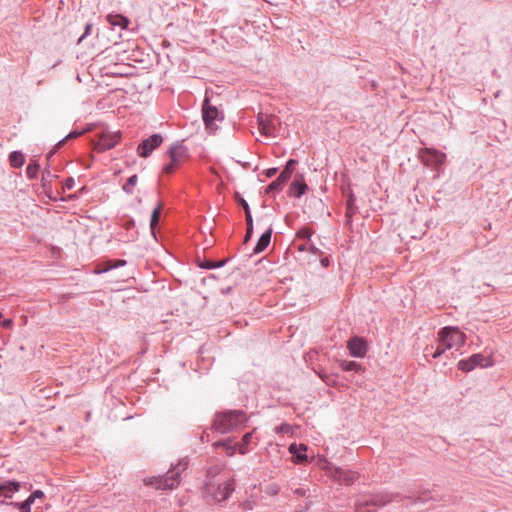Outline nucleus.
I'll return each instance as SVG.
<instances>
[{
  "label": "nucleus",
  "instance_id": "423d86ee",
  "mask_svg": "<svg viewBox=\"0 0 512 512\" xmlns=\"http://www.w3.org/2000/svg\"><path fill=\"white\" fill-rule=\"evenodd\" d=\"M167 154L170 158V162L163 168V171L167 174L172 173L189 158V150L182 141L173 144Z\"/></svg>",
  "mask_w": 512,
  "mask_h": 512
},
{
  "label": "nucleus",
  "instance_id": "1a4fd4ad",
  "mask_svg": "<svg viewBox=\"0 0 512 512\" xmlns=\"http://www.w3.org/2000/svg\"><path fill=\"white\" fill-rule=\"evenodd\" d=\"M457 366L458 369L462 371L470 372L476 367H490L492 366V361L489 358H486L483 354L476 353L467 359L460 360Z\"/></svg>",
  "mask_w": 512,
  "mask_h": 512
},
{
  "label": "nucleus",
  "instance_id": "3c124183",
  "mask_svg": "<svg viewBox=\"0 0 512 512\" xmlns=\"http://www.w3.org/2000/svg\"><path fill=\"white\" fill-rule=\"evenodd\" d=\"M321 264L324 267H327L329 265V260L327 258H324L321 260Z\"/></svg>",
  "mask_w": 512,
  "mask_h": 512
},
{
  "label": "nucleus",
  "instance_id": "4be33fe9",
  "mask_svg": "<svg viewBox=\"0 0 512 512\" xmlns=\"http://www.w3.org/2000/svg\"><path fill=\"white\" fill-rule=\"evenodd\" d=\"M80 135H82V132L80 131H72L69 134H67L63 139L56 143L53 150L49 153V157H51L57 151V149H59L67 140L76 139Z\"/></svg>",
  "mask_w": 512,
  "mask_h": 512
},
{
  "label": "nucleus",
  "instance_id": "412c9836",
  "mask_svg": "<svg viewBox=\"0 0 512 512\" xmlns=\"http://www.w3.org/2000/svg\"><path fill=\"white\" fill-rule=\"evenodd\" d=\"M257 503V498L254 495H251L250 497L239 503V508L243 512H250L254 510V508L257 506Z\"/></svg>",
  "mask_w": 512,
  "mask_h": 512
},
{
  "label": "nucleus",
  "instance_id": "f704fd0d",
  "mask_svg": "<svg viewBox=\"0 0 512 512\" xmlns=\"http://www.w3.org/2000/svg\"><path fill=\"white\" fill-rule=\"evenodd\" d=\"M236 200L238 204L244 209L245 212H247V209H250L248 202L240 197L238 194L236 195Z\"/></svg>",
  "mask_w": 512,
  "mask_h": 512
},
{
  "label": "nucleus",
  "instance_id": "f3484780",
  "mask_svg": "<svg viewBox=\"0 0 512 512\" xmlns=\"http://www.w3.org/2000/svg\"><path fill=\"white\" fill-rule=\"evenodd\" d=\"M106 19L111 26L119 27L120 29H126L130 22L127 17L120 14H109Z\"/></svg>",
  "mask_w": 512,
  "mask_h": 512
},
{
  "label": "nucleus",
  "instance_id": "6e6552de",
  "mask_svg": "<svg viewBox=\"0 0 512 512\" xmlns=\"http://www.w3.org/2000/svg\"><path fill=\"white\" fill-rule=\"evenodd\" d=\"M419 157L424 165L439 170L446 159V155L434 148H424L419 152Z\"/></svg>",
  "mask_w": 512,
  "mask_h": 512
},
{
  "label": "nucleus",
  "instance_id": "864d4df0",
  "mask_svg": "<svg viewBox=\"0 0 512 512\" xmlns=\"http://www.w3.org/2000/svg\"><path fill=\"white\" fill-rule=\"evenodd\" d=\"M133 224H134V223H133V221H128V222H127V227L129 228V227H130L131 225H133Z\"/></svg>",
  "mask_w": 512,
  "mask_h": 512
},
{
  "label": "nucleus",
  "instance_id": "7ed1b4c3",
  "mask_svg": "<svg viewBox=\"0 0 512 512\" xmlns=\"http://www.w3.org/2000/svg\"><path fill=\"white\" fill-rule=\"evenodd\" d=\"M248 418L242 410H229L215 415L213 422L214 429L222 434L232 432L242 427Z\"/></svg>",
  "mask_w": 512,
  "mask_h": 512
},
{
  "label": "nucleus",
  "instance_id": "473e14b6",
  "mask_svg": "<svg viewBox=\"0 0 512 512\" xmlns=\"http://www.w3.org/2000/svg\"><path fill=\"white\" fill-rule=\"evenodd\" d=\"M296 164H297V161L295 159L288 160L284 169L282 170V172L287 173V175L291 177L293 170H294V166Z\"/></svg>",
  "mask_w": 512,
  "mask_h": 512
},
{
  "label": "nucleus",
  "instance_id": "72a5a7b5",
  "mask_svg": "<svg viewBox=\"0 0 512 512\" xmlns=\"http://www.w3.org/2000/svg\"><path fill=\"white\" fill-rule=\"evenodd\" d=\"M12 504L19 510V512H31V506L25 501L21 503L15 502Z\"/></svg>",
  "mask_w": 512,
  "mask_h": 512
},
{
  "label": "nucleus",
  "instance_id": "4468645a",
  "mask_svg": "<svg viewBox=\"0 0 512 512\" xmlns=\"http://www.w3.org/2000/svg\"><path fill=\"white\" fill-rule=\"evenodd\" d=\"M20 489V483L18 481H6L0 484V503H5L7 499L13 497V495Z\"/></svg>",
  "mask_w": 512,
  "mask_h": 512
},
{
  "label": "nucleus",
  "instance_id": "603ef678",
  "mask_svg": "<svg viewBox=\"0 0 512 512\" xmlns=\"http://www.w3.org/2000/svg\"><path fill=\"white\" fill-rule=\"evenodd\" d=\"M11 323H12V320L7 319V320H4L2 324H3V326H5V327H9V326L11 325Z\"/></svg>",
  "mask_w": 512,
  "mask_h": 512
},
{
  "label": "nucleus",
  "instance_id": "ea45409f",
  "mask_svg": "<svg viewBox=\"0 0 512 512\" xmlns=\"http://www.w3.org/2000/svg\"><path fill=\"white\" fill-rule=\"evenodd\" d=\"M75 185V180L72 177H69L65 180L64 188L67 190H71Z\"/></svg>",
  "mask_w": 512,
  "mask_h": 512
},
{
  "label": "nucleus",
  "instance_id": "5701e85b",
  "mask_svg": "<svg viewBox=\"0 0 512 512\" xmlns=\"http://www.w3.org/2000/svg\"><path fill=\"white\" fill-rule=\"evenodd\" d=\"M253 437V432L245 433L242 437V442L238 445V451L240 454L244 455L249 451L248 445L251 442Z\"/></svg>",
  "mask_w": 512,
  "mask_h": 512
},
{
  "label": "nucleus",
  "instance_id": "9b49d317",
  "mask_svg": "<svg viewBox=\"0 0 512 512\" xmlns=\"http://www.w3.org/2000/svg\"><path fill=\"white\" fill-rule=\"evenodd\" d=\"M257 122H258V129L259 132L266 136V137H272L275 134V122L276 117L271 114H264L259 113L257 116Z\"/></svg>",
  "mask_w": 512,
  "mask_h": 512
},
{
  "label": "nucleus",
  "instance_id": "79ce46f5",
  "mask_svg": "<svg viewBox=\"0 0 512 512\" xmlns=\"http://www.w3.org/2000/svg\"><path fill=\"white\" fill-rule=\"evenodd\" d=\"M252 234H253V227H247L246 234L244 237V243H247L251 239Z\"/></svg>",
  "mask_w": 512,
  "mask_h": 512
},
{
  "label": "nucleus",
  "instance_id": "39448f33",
  "mask_svg": "<svg viewBox=\"0 0 512 512\" xmlns=\"http://www.w3.org/2000/svg\"><path fill=\"white\" fill-rule=\"evenodd\" d=\"M393 500V495L387 492L363 494L355 501V509L357 512H373L376 508L385 506Z\"/></svg>",
  "mask_w": 512,
  "mask_h": 512
},
{
  "label": "nucleus",
  "instance_id": "09e8293b",
  "mask_svg": "<svg viewBox=\"0 0 512 512\" xmlns=\"http://www.w3.org/2000/svg\"><path fill=\"white\" fill-rule=\"evenodd\" d=\"M24 501L26 503H28V505H30V506L35 502L34 498L31 496V494Z\"/></svg>",
  "mask_w": 512,
  "mask_h": 512
},
{
  "label": "nucleus",
  "instance_id": "7c9ffc66",
  "mask_svg": "<svg viewBox=\"0 0 512 512\" xmlns=\"http://www.w3.org/2000/svg\"><path fill=\"white\" fill-rule=\"evenodd\" d=\"M225 263L226 260H222L220 262L205 261L203 264L200 265V267L204 269H215L222 267Z\"/></svg>",
  "mask_w": 512,
  "mask_h": 512
},
{
  "label": "nucleus",
  "instance_id": "37998d69",
  "mask_svg": "<svg viewBox=\"0 0 512 512\" xmlns=\"http://www.w3.org/2000/svg\"><path fill=\"white\" fill-rule=\"evenodd\" d=\"M319 376L321 377V379L326 382L328 385H330L334 380L327 374L325 373H319Z\"/></svg>",
  "mask_w": 512,
  "mask_h": 512
},
{
  "label": "nucleus",
  "instance_id": "393cba45",
  "mask_svg": "<svg viewBox=\"0 0 512 512\" xmlns=\"http://www.w3.org/2000/svg\"><path fill=\"white\" fill-rule=\"evenodd\" d=\"M40 165L37 162H31L26 167V175L30 179H35L38 176Z\"/></svg>",
  "mask_w": 512,
  "mask_h": 512
},
{
  "label": "nucleus",
  "instance_id": "f8f14e48",
  "mask_svg": "<svg viewBox=\"0 0 512 512\" xmlns=\"http://www.w3.org/2000/svg\"><path fill=\"white\" fill-rule=\"evenodd\" d=\"M330 476L340 484L351 485L358 478V474L351 470H345L340 467H330Z\"/></svg>",
  "mask_w": 512,
  "mask_h": 512
},
{
  "label": "nucleus",
  "instance_id": "f03ea898",
  "mask_svg": "<svg viewBox=\"0 0 512 512\" xmlns=\"http://www.w3.org/2000/svg\"><path fill=\"white\" fill-rule=\"evenodd\" d=\"M465 344V334L457 327H444L438 332L437 346L432 353L434 359L439 358L445 351L461 347Z\"/></svg>",
  "mask_w": 512,
  "mask_h": 512
},
{
  "label": "nucleus",
  "instance_id": "bb28decb",
  "mask_svg": "<svg viewBox=\"0 0 512 512\" xmlns=\"http://www.w3.org/2000/svg\"><path fill=\"white\" fill-rule=\"evenodd\" d=\"M340 367L344 371H360L362 369L361 365L358 362L346 360H343L340 363Z\"/></svg>",
  "mask_w": 512,
  "mask_h": 512
},
{
  "label": "nucleus",
  "instance_id": "5fc2aeb1",
  "mask_svg": "<svg viewBox=\"0 0 512 512\" xmlns=\"http://www.w3.org/2000/svg\"><path fill=\"white\" fill-rule=\"evenodd\" d=\"M423 501H427L428 500V497H423L422 498Z\"/></svg>",
  "mask_w": 512,
  "mask_h": 512
},
{
  "label": "nucleus",
  "instance_id": "dca6fc26",
  "mask_svg": "<svg viewBox=\"0 0 512 512\" xmlns=\"http://www.w3.org/2000/svg\"><path fill=\"white\" fill-rule=\"evenodd\" d=\"M272 232L273 230L270 227L260 236L253 250L255 254L263 252L268 247L271 241Z\"/></svg>",
  "mask_w": 512,
  "mask_h": 512
},
{
  "label": "nucleus",
  "instance_id": "a18cd8bd",
  "mask_svg": "<svg viewBox=\"0 0 512 512\" xmlns=\"http://www.w3.org/2000/svg\"><path fill=\"white\" fill-rule=\"evenodd\" d=\"M306 493H307V490L304 489V488H297V489L294 490V494L299 496V497L305 496Z\"/></svg>",
  "mask_w": 512,
  "mask_h": 512
},
{
  "label": "nucleus",
  "instance_id": "a878e982",
  "mask_svg": "<svg viewBox=\"0 0 512 512\" xmlns=\"http://www.w3.org/2000/svg\"><path fill=\"white\" fill-rule=\"evenodd\" d=\"M355 201H356V198H355L354 194L352 192H350L348 195L347 201H346V208H347L346 215L348 217H352V215L356 211Z\"/></svg>",
  "mask_w": 512,
  "mask_h": 512
},
{
  "label": "nucleus",
  "instance_id": "2f4dec72",
  "mask_svg": "<svg viewBox=\"0 0 512 512\" xmlns=\"http://www.w3.org/2000/svg\"><path fill=\"white\" fill-rule=\"evenodd\" d=\"M283 186L275 179L266 187V193L270 194L282 190Z\"/></svg>",
  "mask_w": 512,
  "mask_h": 512
},
{
  "label": "nucleus",
  "instance_id": "4c0bfd02",
  "mask_svg": "<svg viewBox=\"0 0 512 512\" xmlns=\"http://www.w3.org/2000/svg\"><path fill=\"white\" fill-rule=\"evenodd\" d=\"M289 178L290 176H288L287 173L281 172L280 175L276 178V180L283 186Z\"/></svg>",
  "mask_w": 512,
  "mask_h": 512
},
{
  "label": "nucleus",
  "instance_id": "de8ad7c7",
  "mask_svg": "<svg viewBox=\"0 0 512 512\" xmlns=\"http://www.w3.org/2000/svg\"><path fill=\"white\" fill-rule=\"evenodd\" d=\"M296 451H297V446L296 444H291L290 447H289V452L293 455L296 454Z\"/></svg>",
  "mask_w": 512,
  "mask_h": 512
},
{
  "label": "nucleus",
  "instance_id": "e433bc0d",
  "mask_svg": "<svg viewBox=\"0 0 512 512\" xmlns=\"http://www.w3.org/2000/svg\"><path fill=\"white\" fill-rule=\"evenodd\" d=\"M245 218L247 227H253V218L250 209H247V212H245Z\"/></svg>",
  "mask_w": 512,
  "mask_h": 512
},
{
  "label": "nucleus",
  "instance_id": "6ab92c4d",
  "mask_svg": "<svg viewBox=\"0 0 512 512\" xmlns=\"http://www.w3.org/2000/svg\"><path fill=\"white\" fill-rule=\"evenodd\" d=\"M126 265V261L125 260H122V259H117V260H110L106 263H104L103 267L100 268L99 270H96L95 272L100 274V273H105L109 270H112V269H116V268H119V267H123Z\"/></svg>",
  "mask_w": 512,
  "mask_h": 512
},
{
  "label": "nucleus",
  "instance_id": "c03bdc74",
  "mask_svg": "<svg viewBox=\"0 0 512 512\" xmlns=\"http://www.w3.org/2000/svg\"><path fill=\"white\" fill-rule=\"evenodd\" d=\"M277 168H269L265 171V175L268 177V178H271L273 177L276 173H277Z\"/></svg>",
  "mask_w": 512,
  "mask_h": 512
},
{
  "label": "nucleus",
  "instance_id": "a19ab883",
  "mask_svg": "<svg viewBox=\"0 0 512 512\" xmlns=\"http://www.w3.org/2000/svg\"><path fill=\"white\" fill-rule=\"evenodd\" d=\"M31 496L36 499H42L45 497V494L42 490H35L33 493H31Z\"/></svg>",
  "mask_w": 512,
  "mask_h": 512
},
{
  "label": "nucleus",
  "instance_id": "a211bd4d",
  "mask_svg": "<svg viewBox=\"0 0 512 512\" xmlns=\"http://www.w3.org/2000/svg\"><path fill=\"white\" fill-rule=\"evenodd\" d=\"M308 189L304 180H294L290 185V194L295 198H300Z\"/></svg>",
  "mask_w": 512,
  "mask_h": 512
},
{
  "label": "nucleus",
  "instance_id": "c756f323",
  "mask_svg": "<svg viewBox=\"0 0 512 512\" xmlns=\"http://www.w3.org/2000/svg\"><path fill=\"white\" fill-rule=\"evenodd\" d=\"M292 431H293V427H292V425H290L288 423H282L274 428V432L277 434H279V433L289 434V433H292Z\"/></svg>",
  "mask_w": 512,
  "mask_h": 512
},
{
  "label": "nucleus",
  "instance_id": "0eeeda50",
  "mask_svg": "<svg viewBox=\"0 0 512 512\" xmlns=\"http://www.w3.org/2000/svg\"><path fill=\"white\" fill-rule=\"evenodd\" d=\"M202 116H203V121H204L205 127L210 132L216 131V129H217L216 122L217 121L221 122L223 120L222 114L219 112V110L215 106H212L209 104V100L207 98L204 100V104L202 107Z\"/></svg>",
  "mask_w": 512,
  "mask_h": 512
},
{
  "label": "nucleus",
  "instance_id": "c9c22d12",
  "mask_svg": "<svg viewBox=\"0 0 512 512\" xmlns=\"http://www.w3.org/2000/svg\"><path fill=\"white\" fill-rule=\"evenodd\" d=\"M215 445L223 446L225 449L231 450L230 454H233V452H234V448L232 447V445L230 444V441H228V440H223V441L217 442Z\"/></svg>",
  "mask_w": 512,
  "mask_h": 512
},
{
  "label": "nucleus",
  "instance_id": "aec40b11",
  "mask_svg": "<svg viewBox=\"0 0 512 512\" xmlns=\"http://www.w3.org/2000/svg\"><path fill=\"white\" fill-rule=\"evenodd\" d=\"M9 162L12 167L20 168L25 162L24 155L20 151H13L9 155Z\"/></svg>",
  "mask_w": 512,
  "mask_h": 512
},
{
  "label": "nucleus",
  "instance_id": "58836bf2",
  "mask_svg": "<svg viewBox=\"0 0 512 512\" xmlns=\"http://www.w3.org/2000/svg\"><path fill=\"white\" fill-rule=\"evenodd\" d=\"M289 178L290 176H288L287 173L281 172L280 175L276 178V180L283 186Z\"/></svg>",
  "mask_w": 512,
  "mask_h": 512
},
{
  "label": "nucleus",
  "instance_id": "b1692460",
  "mask_svg": "<svg viewBox=\"0 0 512 512\" xmlns=\"http://www.w3.org/2000/svg\"><path fill=\"white\" fill-rule=\"evenodd\" d=\"M137 181H138V176L136 174L130 176L128 179H127V182L122 186V190L126 193V194H133L134 192V187L136 186L137 184Z\"/></svg>",
  "mask_w": 512,
  "mask_h": 512
},
{
  "label": "nucleus",
  "instance_id": "20e7f679",
  "mask_svg": "<svg viewBox=\"0 0 512 512\" xmlns=\"http://www.w3.org/2000/svg\"><path fill=\"white\" fill-rule=\"evenodd\" d=\"M235 490V479L228 478L223 481L209 480L205 483L204 495L207 501L220 503L226 501Z\"/></svg>",
  "mask_w": 512,
  "mask_h": 512
},
{
  "label": "nucleus",
  "instance_id": "9d476101",
  "mask_svg": "<svg viewBox=\"0 0 512 512\" xmlns=\"http://www.w3.org/2000/svg\"><path fill=\"white\" fill-rule=\"evenodd\" d=\"M162 142L163 137L160 134H152L139 143L137 147V154L142 158H147L162 144Z\"/></svg>",
  "mask_w": 512,
  "mask_h": 512
},
{
  "label": "nucleus",
  "instance_id": "2eb2a0df",
  "mask_svg": "<svg viewBox=\"0 0 512 512\" xmlns=\"http://www.w3.org/2000/svg\"><path fill=\"white\" fill-rule=\"evenodd\" d=\"M119 140H120L119 132H114V133H111V134L103 135L100 138V141H99V144H98L99 145V149L103 150V151L104 150L112 149L119 142Z\"/></svg>",
  "mask_w": 512,
  "mask_h": 512
},
{
  "label": "nucleus",
  "instance_id": "c85d7f7f",
  "mask_svg": "<svg viewBox=\"0 0 512 512\" xmlns=\"http://www.w3.org/2000/svg\"><path fill=\"white\" fill-rule=\"evenodd\" d=\"M264 492L268 496H276L280 492V486L277 483H269L265 486Z\"/></svg>",
  "mask_w": 512,
  "mask_h": 512
},
{
  "label": "nucleus",
  "instance_id": "49530a36",
  "mask_svg": "<svg viewBox=\"0 0 512 512\" xmlns=\"http://www.w3.org/2000/svg\"><path fill=\"white\" fill-rule=\"evenodd\" d=\"M296 458L298 462L305 461L307 459V455L305 453L296 454Z\"/></svg>",
  "mask_w": 512,
  "mask_h": 512
},
{
  "label": "nucleus",
  "instance_id": "cd10ccee",
  "mask_svg": "<svg viewBox=\"0 0 512 512\" xmlns=\"http://www.w3.org/2000/svg\"><path fill=\"white\" fill-rule=\"evenodd\" d=\"M160 212H161V206H157L151 214L150 217V228L152 231H154L155 227L157 226L160 218Z\"/></svg>",
  "mask_w": 512,
  "mask_h": 512
},
{
  "label": "nucleus",
  "instance_id": "f257e3e1",
  "mask_svg": "<svg viewBox=\"0 0 512 512\" xmlns=\"http://www.w3.org/2000/svg\"><path fill=\"white\" fill-rule=\"evenodd\" d=\"M188 467V460L181 459L168 470L164 476H152L144 479L147 486H154L156 489L172 490L180 483V475Z\"/></svg>",
  "mask_w": 512,
  "mask_h": 512
},
{
  "label": "nucleus",
  "instance_id": "8fccbe9b",
  "mask_svg": "<svg viewBox=\"0 0 512 512\" xmlns=\"http://www.w3.org/2000/svg\"><path fill=\"white\" fill-rule=\"evenodd\" d=\"M90 29H91V26H90V25H87V26H86V29H85V32H84V34L82 35V37L80 38V40H82L84 37H86V36L89 34Z\"/></svg>",
  "mask_w": 512,
  "mask_h": 512
},
{
  "label": "nucleus",
  "instance_id": "ddd939ff",
  "mask_svg": "<svg viewBox=\"0 0 512 512\" xmlns=\"http://www.w3.org/2000/svg\"><path fill=\"white\" fill-rule=\"evenodd\" d=\"M349 354L353 357L363 358L367 353V346L364 339L353 337L347 343Z\"/></svg>",
  "mask_w": 512,
  "mask_h": 512
}]
</instances>
